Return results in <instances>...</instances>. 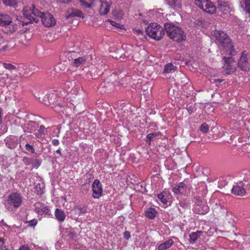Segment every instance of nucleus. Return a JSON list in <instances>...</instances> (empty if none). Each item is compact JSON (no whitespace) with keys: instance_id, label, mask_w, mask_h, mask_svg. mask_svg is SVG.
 Here are the masks:
<instances>
[{"instance_id":"20","label":"nucleus","mask_w":250,"mask_h":250,"mask_svg":"<svg viewBox=\"0 0 250 250\" xmlns=\"http://www.w3.org/2000/svg\"><path fill=\"white\" fill-rule=\"evenodd\" d=\"M73 17H82L83 18H84L83 14L81 11L72 8L68 11L65 17L66 19H68L69 18Z\"/></svg>"},{"instance_id":"4","label":"nucleus","mask_w":250,"mask_h":250,"mask_svg":"<svg viewBox=\"0 0 250 250\" xmlns=\"http://www.w3.org/2000/svg\"><path fill=\"white\" fill-rule=\"evenodd\" d=\"M146 34L151 38L156 40H160L165 34V27L157 23H151L146 30Z\"/></svg>"},{"instance_id":"54","label":"nucleus","mask_w":250,"mask_h":250,"mask_svg":"<svg viewBox=\"0 0 250 250\" xmlns=\"http://www.w3.org/2000/svg\"><path fill=\"white\" fill-rule=\"evenodd\" d=\"M18 250H31L28 245H23Z\"/></svg>"},{"instance_id":"61","label":"nucleus","mask_w":250,"mask_h":250,"mask_svg":"<svg viewBox=\"0 0 250 250\" xmlns=\"http://www.w3.org/2000/svg\"><path fill=\"white\" fill-rule=\"evenodd\" d=\"M8 47L7 45H4L2 47V48L0 49V51H4Z\"/></svg>"},{"instance_id":"37","label":"nucleus","mask_w":250,"mask_h":250,"mask_svg":"<svg viewBox=\"0 0 250 250\" xmlns=\"http://www.w3.org/2000/svg\"><path fill=\"white\" fill-rule=\"evenodd\" d=\"M208 129L209 126L206 123H203L200 127V130L204 133H207L208 131Z\"/></svg>"},{"instance_id":"62","label":"nucleus","mask_w":250,"mask_h":250,"mask_svg":"<svg viewBox=\"0 0 250 250\" xmlns=\"http://www.w3.org/2000/svg\"><path fill=\"white\" fill-rule=\"evenodd\" d=\"M217 81L219 82H222L223 81L222 80H220V79H217Z\"/></svg>"},{"instance_id":"7","label":"nucleus","mask_w":250,"mask_h":250,"mask_svg":"<svg viewBox=\"0 0 250 250\" xmlns=\"http://www.w3.org/2000/svg\"><path fill=\"white\" fill-rule=\"evenodd\" d=\"M12 23V19L9 15L0 13V26L7 27L11 25L12 27H10L9 32L13 33L16 31L17 27L16 24H11Z\"/></svg>"},{"instance_id":"58","label":"nucleus","mask_w":250,"mask_h":250,"mask_svg":"<svg viewBox=\"0 0 250 250\" xmlns=\"http://www.w3.org/2000/svg\"><path fill=\"white\" fill-rule=\"evenodd\" d=\"M4 244V240L2 238H0V249Z\"/></svg>"},{"instance_id":"38","label":"nucleus","mask_w":250,"mask_h":250,"mask_svg":"<svg viewBox=\"0 0 250 250\" xmlns=\"http://www.w3.org/2000/svg\"><path fill=\"white\" fill-rule=\"evenodd\" d=\"M147 87V84H144L142 86V89L143 90V94L146 95L149 94L151 90V87L149 85V87H147L146 89H145V87Z\"/></svg>"},{"instance_id":"15","label":"nucleus","mask_w":250,"mask_h":250,"mask_svg":"<svg viewBox=\"0 0 250 250\" xmlns=\"http://www.w3.org/2000/svg\"><path fill=\"white\" fill-rule=\"evenodd\" d=\"M71 101V104L74 106V109H75L77 106L80 107L83 105V99L81 94H79L78 95L73 96Z\"/></svg>"},{"instance_id":"9","label":"nucleus","mask_w":250,"mask_h":250,"mask_svg":"<svg viewBox=\"0 0 250 250\" xmlns=\"http://www.w3.org/2000/svg\"><path fill=\"white\" fill-rule=\"evenodd\" d=\"M231 191V193L235 196L244 195L246 193L244 180L235 183Z\"/></svg>"},{"instance_id":"28","label":"nucleus","mask_w":250,"mask_h":250,"mask_svg":"<svg viewBox=\"0 0 250 250\" xmlns=\"http://www.w3.org/2000/svg\"><path fill=\"white\" fill-rule=\"evenodd\" d=\"M160 135H161L160 132L149 133L146 136L147 140L146 141L148 142L149 144H150L151 141H153L157 136Z\"/></svg>"},{"instance_id":"5","label":"nucleus","mask_w":250,"mask_h":250,"mask_svg":"<svg viewBox=\"0 0 250 250\" xmlns=\"http://www.w3.org/2000/svg\"><path fill=\"white\" fill-rule=\"evenodd\" d=\"M232 56H224L222 58V72L225 75H230L236 71V62Z\"/></svg>"},{"instance_id":"57","label":"nucleus","mask_w":250,"mask_h":250,"mask_svg":"<svg viewBox=\"0 0 250 250\" xmlns=\"http://www.w3.org/2000/svg\"><path fill=\"white\" fill-rule=\"evenodd\" d=\"M52 144L54 146H57L59 145L60 142L58 139H54L52 141Z\"/></svg>"},{"instance_id":"63","label":"nucleus","mask_w":250,"mask_h":250,"mask_svg":"<svg viewBox=\"0 0 250 250\" xmlns=\"http://www.w3.org/2000/svg\"><path fill=\"white\" fill-rule=\"evenodd\" d=\"M147 87H149V86H148L147 85V87H145V89H146L147 88Z\"/></svg>"},{"instance_id":"13","label":"nucleus","mask_w":250,"mask_h":250,"mask_svg":"<svg viewBox=\"0 0 250 250\" xmlns=\"http://www.w3.org/2000/svg\"><path fill=\"white\" fill-rule=\"evenodd\" d=\"M35 210L39 215L48 214L49 212L48 207L41 202H37L34 204Z\"/></svg>"},{"instance_id":"50","label":"nucleus","mask_w":250,"mask_h":250,"mask_svg":"<svg viewBox=\"0 0 250 250\" xmlns=\"http://www.w3.org/2000/svg\"><path fill=\"white\" fill-rule=\"evenodd\" d=\"M124 237L126 240H128L130 237V232L128 231H125L123 233Z\"/></svg>"},{"instance_id":"25","label":"nucleus","mask_w":250,"mask_h":250,"mask_svg":"<svg viewBox=\"0 0 250 250\" xmlns=\"http://www.w3.org/2000/svg\"><path fill=\"white\" fill-rule=\"evenodd\" d=\"M146 54V52L144 50H140L139 51H136V52L133 54V56L131 57V58L134 61L137 62H141L142 60L141 56L142 55H145Z\"/></svg>"},{"instance_id":"24","label":"nucleus","mask_w":250,"mask_h":250,"mask_svg":"<svg viewBox=\"0 0 250 250\" xmlns=\"http://www.w3.org/2000/svg\"><path fill=\"white\" fill-rule=\"evenodd\" d=\"M187 188L186 184L184 183H180L178 185L173 188V191L176 194L183 193Z\"/></svg>"},{"instance_id":"27","label":"nucleus","mask_w":250,"mask_h":250,"mask_svg":"<svg viewBox=\"0 0 250 250\" xmlns=\"http://www.w3.org/2000/svg\"><path fill=\"white\" fill-rule=\"evenodd\" d=\"M157 212L153 208H149L145 212V215L149 219H153L156 216Z\"/></svg>"},{"instance_id":"36","label":"nucleus","mask_w":250,"mask_h":250,"mask_svg":"<svg viewBox=\"0 0 250 250\" xmlns=\"http://www.w3.org/2000/svg\"><path fill=\"white\" fill-rule=\"evenodd\" d=\"M222 213L224 214V215H225L226 220L228 221L229 223H231L232 221L231 218V214L230 213H229L227 209H224L223 210Z\"/></svg>"},{"instance_id":"21","label":"nucleus","mask_w":250,"mask_h":250,"mask_svg":"<svg viewBox=\"0 0 250 250\" xmlns=\"http://www.w3.org/2000/svg\"><path fill=\"white\" fill-rule=\"evenodd\" d=\"M202 231H197L191 232L189 234V241L191 244H194L196 241L202 235Z\"/></svg>"},{"instance_id":"41","label":"nucleus","mask_w":250,"mask_h":250,"mask_svg":"<svg viewBox=\"0 0 250 250\" xmlns=\"http://www.w3.org/2000/svg\"><path fill=\"white\" fill-rule=\"evenodd\" d=\"M41 162L38 159H34L33 160V162L32 163V168H38L41 165Z\"/></svg>"},{"instance_id":"52","label":"nucleus","mask_w":250,"mask_h":250,"mask_svg":"<svg viewBox=\"0 0 250 250\" xmlns=\"http://www.w3.org/2000/svg\"><path fill=\"white\" fill-rule=\"evenodd\" d=\"M195 199L196 200V205H199L204 203L202 201V198L200 197H196Z\"/></svg>"},{"instance_id":"19","label":"nucleus","mask_w":250,"mask_h":250,"mask_svg":"<svg viewBox=\"0 0 250 250\" xmlns=\"http://www.w3.org/2000/svg\"><path fill=\"white\" fill-rule=\"evenodd\" d=\"M195 209L198 214H205L208 211L209 208L205 203H204L199 205H196Z\"/></svg>"},{"instance_id":"3","label":"nucleus","mask_w":250,"mask_h":250,"mask_svg":"<svg viewBox=\"0 0 250 250\" xmlns=\"http://www.w3.org/2000/svg\"><path fill=\"white\" fill-rule=\"evenodd\" d=\"M165 31L168 37L173 41L181 42L186 38L183 30L172 23H166L164 24Z\"/></svg>"},{"instance_id":"40","label":"nucleus","mask_w":250,"mask_h":250,"mask_svg":"<svg viewBox=\"0 0 250 250\" xmlns=\"http://www.w3.org/2000/svg\"><path fill=\"white\" fill-rule=\"evenodd\" d=\"M124 53V50L123 49H117L116 51V55H115L114 57L116 59H121L122 58V55Z\"/></svg>"},{"instance_id":"6","label":"nucleus","mask_w":250,"mask_h":250,"mask_svg":"<svg viewBox=\"0 0 250 250\" xmlns=\"http://www.w3.org/2000/svg\"><path fill=\"white\" fill-rule=\"evenodd\" d=\"M195 5L205 12L212 14L215 13L216 7L209 0H193Z\"/></svg>"},{"instance_id":"46","label":"nucleus","mask_w":250,"mask_h":250,"mask_svg":"<svg viewBox=\"0 0 250 250\" xmlns=\"http://www.w3.org/2000/svg\"><path fill=\"white\" fill-rule=\"evenodd\" d=\"M244 183L246 191L250 193V178L248 180H244Z\"/></svg>"},{"instance_id":"16","label":"nucleus","mask_w":250,"mask_h":250,"mask_svg":"<svg viewBox=\"0 0 250 250\" xmlns=\"http://www.w3.org/2000/svg\"><path fill=\"white\" fill-rule=\"evenodd\" d=\"M111 3L107 1H101L99 13L101 15H106L110 9Z\"/></svg>"},{"instance_id":"18","label":"nucleus","mask_w":250,"mask_h":250,"mask_svg":"<svg viewBox=\"0 0 250 250\" xmlns=\"http://www.w3.org/2000/svg\"><path fill=\"white\" fill-rule=\"evenodd\" d=\"M38 126L39 124L38 123L35 121H30L28 123L24 125V129L25 131L31 133L35 131Z\"/></svg>"},{"instance_id":"1","label":"nucleus","mask_w":250,"mask_h":250,"mask_svg":"<svg viewBox=\"0 0 250 250\" xmlns=\"http://www.w3.org/2000/svg\"><path fill=\"white\" fill-rule=\"evenodd\" d=\"M22 12L25 17L22 21L23 25H27L33 21L38 22L40 19L45 27H52L56 24V20L52 15L48 12L44 13L39 11L34 5H32V8L30 7L29 9L24 7Z\"/></svg>"},{"instance_id":"56","label":"nucleus","mask_w":250,"mask_h":250,"mask_svg":"<svg viewBox=\"0 0 250 250\" xmlns=\"http://www.w3.org/2000/svg\"><path fill=\"white\" fill-rule=\"evenodd\" d=\"M44 129H45V127L44 125H42L40 126V128L38 130V131L40 133H42L43 134L44 133Z\"/></svg>"},{"instance_id":"64","label":"nucleus","mask_w":250,"mask_h":250,"mask_svg":"<svg viewBox=\"0 0 250 250\" xmlns=\"http://www.w3.org/2000/svg\"><path fill=\"white\" fill-rule=\"evenodd\" d=\"M87 185H83V187H86Z\"/></svg>"},{"instance_id":"30","label":"nucleus","mask_w":250,"mask_h":250,"mask_svg":"<svg viewBox=\"0 0 250 250\" xmlns=\"http://www.w3.org/2000/svg\"><path fill=\"white\" fill-rule=\"evenodd\" d=\"M43 190L44 186L42 184L38 183L35 186V192L36 194L38 195L42 194L44 192Z\"/></svg>"},{"instance_id":"48","label":"nucleus","mask_w":250,"mask_h":250,"mask_svg":"<svg viewBox=\"0 0 250 250\" xmlns=\"http://www.w3.org/2000/svg\"><path fill=\"white\" fill-rule=\"evenodd\" d=\"M187 109L188 112L191 114L193 112H194L195 110V107L194 105H190L189 106H187Z\"/></svg>"},{"instance_id":"43","label":"nucleus","mask_w":250,"mask_h":250,"mask_svg":"<svg viewBox=\"0 0 250 250\" xmlns=\"http://www.w3.org/2000/svg\"><path fill=\"white\" fill-rule=\"evenodd\" d=\"M80 89V86H76L75 84V87H73L72 89L70 90L69 91L70 92L72 93L73 94H75V96L78 95H79V90Z\"/></svg>"},{"instance_id":"31","label":"nucleus","mask_w":250,"mask_h":250,"mask_svg":"<svg viewBox=\"0 0 250 250\" xmlns=\"http://www.w3.org/2000/svg\"><path fill=\"white\" fill-rule=\"evenodd\" d=\"M176 70V67L174 66L172 63L167 64L164 68V72L165 73H168L174 71Z\"/></svg>"},{"instance_id":"55","label":"nucleus","mask_w":250,"mask_h":250,"mask_svg":"<svg viewBox=\"0 0 250 250\" xmlns=\"http://www.w3.org/2000/svg\"><path fill=\"white\" fill-rule=\"evenodd\" d=\"M134 31L135 32V33L136 34H137V35H143V32L142 30H141V29H134Z\"/></svg>"},{"instance_id":"11","label":"nucleus","mask_w":250,"mask_h":250,"mask_svg":"<svg viewBox=\"0 0 250 250\" xmlns=\"http://www.w3.org/2000/svg\"><path fill=\"white\" fill-rule=\"evenodd\" d=\"M237 65L242 71H247L250 69V63L248 62V55L245 52H242Z\"/></svg>"},{"instance_id":"59","label":"nucleus","mask_w":250,"mask_h":250,"mask_svg":"<svg viewBox=\"0 0 250 250\" xmlns=\"http://www.w3.org/2000/svg\"><path fill=\"white\" fill-rule=\"evenodd\" d=\"M5 41L4 39L0 35V43L4 42Z\"/></svg>"},{"instance_id":"17","label":"nucleus","mask_w":250,"mask_h":250,"mask_svg":"<svg viewBox=\"0 0 250 250\" xmlns=\"http://www.w3.org/2000/svg\"><path fill=\"white\" fill-rule=\"evenodd\" d=\"M217 8L222 11L223 14H226L229 11V5L228 2L222 0H218L217 1Z\"/></svg>"},{"instance_id":"34","label":"nucleus","mask_w":250,"mask_h":250,"mask_svg":"<svg viewBox=\"0 0 250 250\" xmlns=\"http://www.w3.org/2000/svg\"><path fill=\"white\" fill-rule=\"evenodd\" d=\"M17 76H12L9 74H6L4 75L3 79H6V81H7V83L9 84L11 83L12 81L16 80Z\"/></svg>"},{"instance_id":"12","label":"nucleus","mask_w":250,"mask_h":250,"mask_svg":"<svg viewBox=\"0 0 250 250\" xmlns=\"http://www.w3.org/2000/svg\"><path fill=\"white\" fill-rule=\"evenodd\" d=\"M8 202L14 208H19L22 203L21 197L18 193H12L8 196Z\"/></svg>"},{"instance_id":"47","label":"nucleus","mask_w":250,"mask_h":250,"mask_svg":"<svg viewBox=\"0 0 250 250\" xmlns=\"http://www.w3.org/2000/svg\"><path fill=\"white\" fill-rule=\"evenodd\" d=\"M25 149L31 152V153H35V149L34 148H33V147L30 145L29 144H26L25 146Z\"/></svg>"},{"instance_id":"49","label":"nucleus","mask_w":250,"mask_h":250,"mask_svg":"<svg viewBox=\"0 0 250 250\" xmlns=\"http://www.w3.org/2000/svg\"><path fill=\"white\" fill-rule=\"evenodd\" d=\"M37 222H38V221L37 220L33 219L28 222V224H29L28 225H29V226H30V227L35 226L37 225Z\"/></svg>"},{"instance_id":"44","label":"nucleus","mask_w":250,"mask_h":250,"mask_svg":"<svg viewBox=\"0 0 250 250\" xmlns=\"http://www.w3.org/2000/svg\"><path fill=\"white\" fill-rule=\"evenodd\" d=\"M158 199L161 200V201L164 204H166L167 203V198L165 197L163 193H161L159 194L157 196Z\"/></svg>"},{"instance_id":"23","label":"nucleus","mask_w":250,"mask_h":250,"mask_svg":"<svg viewBox=\"0 0 250 250\" xmlns=\"http://www.w3.org/2000/svg\"><path fill=\"white\" fill-rule=\"evenodd\" d=\"M173 241L169 239L158 246V250H167L173 244Z\"/></svg>"},{"instance_id":"32","label":"nucleus","mask_w":250,"mask_h":250,"mask_svg":"<svg viewBox=\"0 0 250 250\" xmlns=\"http://www.w3.org/2000/svg\"><path fill=\"white\" fill-rule=\"evenodd\" d=\"M81 5L85 7L89 8L93 4V0H80Z\"/></svg>"},{"instance_id":"45","label":"nucleus","mask_w":250,"mask_h":250,"mask_svg":"<svg viewBox=\"0 0 250 250\" xmlns=\"http://www.w3.org/2000/svg\"><path fill=\"white\" fill-rule=\"evenodd\" d=\"M33 159L29 157H24L23 158V162L26 165H29L32 164Z\"/></svg>"},{"instance_id":"29","label":"nucleus","mask_w":250,"mask_h":250,"mask_svg":"<svg viewBox=\"0 0 250 250\" xmlns=\"http://www.w3.org/2000/svg\"><path fill=\"white\" fill-rule=\"evenodd\" d=\"M76 82L73 81H67L63 83V87L67 91H70L73 87H75Z\"/></svg>"},{"instance_id":"60","label":"nucleus","mask_w":250,"mask_h":250,"mask_svg":"<svg viewBox=\"0 0 250 250\" xmlns=\"http://www.w3.org/2000/svg\"><path fill=\"white\" fill-rule=\"evenodd\" d=\"M56 153L59 154L60 156H62V152L61 151V149L60 148H59L58 149H57L56 151Z\"/></svg>"},{"instance_id":"35","label":"nucleus","mask_w":250,"mask_h":250,"mask_svg":"<svg viewBox=\"0 0 250 250\" xmlns=\"http://www.w3.org/2000/svg\"><path fill=\"white\" fill-rule=\"evenodd\" d=\"M222 213L224 214V215H225L226 220L228 221L229 223H231L232 221L231 218V214L230 213H229L227 209H224L223 210Z\"/></svg>"},{"instance_id":"8","label":"nucleus","mask_w":250,"mask_h":250,"mask_svg":"<svg viewBox=\"0 0 250 250\" xmlns=\"http://www.w3.org/2000/svg\"><path fill=\"white\" fill-rule=\"evenodd\" d=\"M71 57L73 60L72 64L75 66L78 67L82 64H84L86 61L88 59V56L87 55H83L80 54V52L76 53L74 51L72 52Z\"/></svg>"},{"instance_id":"10","label":"nucleus","mask_w":250,"mask_h":250,"mask_svg":"<svg viewBox=\"0 0 250 250\" xmlns=\"http://www.w3.org/2000/svg\"><path fill=\"white\" fill-rule=\"evenodd\" d=\"M92 196L95 199L99 198L102 195L103 188L100 181L98 179H95L92 185Z\"/></svg>"},{"instance_id":"42","label":"nucleus","mask_w":250,"mask_h":250,"mask_svg":"<svg viewBox=\"0 0 250 250\" xmlns=\"http://www.w3.org/2000/svg\"><path fill=\"white\" fill-rule=\"evenodd\" d=\"M245 8L247 12L250 13V0H244Z\"/></svg>"},{"instance_id":"22","label":"nucleus","mask_w":250,"mask_h":250,"mask_svg":"<svg viewBox=\"0 0 250 250\" xmlns=\"http://www.w3.org/2000/svg\"><path fill=\"white\" fill-rule=\"evenodd\" d=\"M67 70V67L64 63H60L54 66V71L56 73L62 74Z\"/></svg>"},{"instance_id":"33","label":"nucleus","mask_w":250,"mask_h":250,"mask_svg":"<svg viewBox=\"0 0 250 250\" xmlns=\"http://www.w3.org/2000/svg\"><path fill=\"white\" fill-rule=\"evenodd\" d=\"M3 3L7 6H15L17 5L18 2L17 0H3Z\"/></svg>"},{"instance_id":"26","label":"nucleus","mask_w":250,"mask_h":250,"mask_svg":"<svg viewBox=\"0 0 250 250\" xmlns=\"http://www.w3.org/2000/svg\"><path fill=\"white\" fill-rule=\"evenodd\" d=\"M55 216L60 222H63L65 218V214L64 211L59 208L56 209Z\"/></svg>"},{"instance_id":"39","label":"nucleus","mask_w":250,"mask_h":250,"mask_svg":"<svg viewBox=\"0 0 250 250\" xmlns=\"http://www.w3.org/2000/svg\"><path fill=\"white\" fill-rule=\"evenodd\" d=\"M3 65L4 67L8 70H16V67L15 65L8 63H3Z\"/></svg>"},{"instance_id":"14","label":"nucleus","mask_w":250,"mask_h":250,"mask_svg":"<svg viewBox=\"0 0 250 250\" xmlns=\"http://www.w3.org/2000/svg\"><path fill=\"white\" fill-rule=\"evenodd\" d=\"M114 88V85L112 83L102 82L100 84L98 89L101 93H109L112 91Z\"/></svg>"},{"instance_id":"53","label":"nucleus","mask_w":250,"mask_h":250,"mask_svg":"<svg viewBox=\"0 0 250 250\" xmlns=\"http://www.w3.org/2000/svg\"><path fill=\"white\" fill-rule=\"evenodd\" d=\"M67 236L71 239H74L76 237V234L73 232H69L67 234Z\"/></svg>"},{"instance_id":"51","label":"nucleus","mask_w":250,"mask_h":250,"mask_svg":"<svg viewBox=\"0 0 250 250\" xmlns=\"http://www.w3.org/2000/svg\"><path fill=\"white\" fill-rule=\"evenodd\" d=\"M110 23L113 26H114L117 28H122V25H121L120 24L118 23H117L115 21H110Z\"/></svg>"},{"instance_id":"2","label":"nucleus","mask_w":250,"mask_h":250,"mask_svg":"<svg viewBox=\"0 0 250 250\" xmlns=\"http://www.w3.org/2000/svg\"><path fill=\"white\" fill-rule=\"evenodd\" d=\"M212 35L215 37L217 43L223 48V51L226 55L234 56L236 52L234 49V44L229 36L221 30L213 31Z\"/></svg>"}]
</instances>
